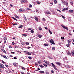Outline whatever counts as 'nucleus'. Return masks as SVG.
Instances as JSON below:
<instances>
[{
    "label": "nucleus",
    "instance_id": "44",
    "mask_svg": "<svg viewBox=\"0 0 74 74\" xmlns=\"http://www.w3.org/2000/svg\"><path fill=\"white\" fill-rule=\"evenodd\" d=\"M57 11H59V12H60V13L62 12H61L60 11V10L58 9H57Z\"/></svg>",
    "mask_w": 74,
    "mask_h": 74
},
{
    "label": "nucleus",
    "instance_id": "3",
    "mask_svg": "<svg viewBox=\"0 0 74 74\" xmlns=\"http://www.w3.org/2000/svg\"><path fill=\"white\" fill-rule=\"evenodd\" d=\"M61 26L65 29H66V30H68V28L67 27H65L63 25H62Z\"/></svg>",
    "mask_w": 74,
    "mask_h": 74
},
{
    "label": "nucleus",
    "instance_id": "35",
    "mask_svg": "<svg viewBox=\"0 0 74 74\" xmlns=\"http://www.w3.org/2000/svg\"><path fill=\"white\" fill-rule=\"evenodd\" d=\"M31 54L32 53H30L29 52H28L27 55H31Z\"/></svg>",
    "mask_w": 74,
    "mask_h": 74
},
{
    "label": "nucleus",
    "instance_id": "27",
    "mask_svg": "<svg viewBox=\"0 0 74 74\" xmlns=\"http://www.w3.org/2000/svg\"><path fill=\"white\" fill-rule=\"evenodd\" d=\"M41 61L40 60L38 62V63H39V64H41Z\"/></svg>",
    "mask_w": 74,
    "mask_h": 74
},
{
    "label": "nucleus",
    "instance_id": "40",
    "mask_svg": "<svg viewBox=\"0 0 74 74\" xmlns=\"http://www.w3.org/2000/svg\"><path fill=\"white\" fill-rule=\"evenodd\" d=\"M8 47L9 48H12V47H11V45H9Z\"/></svg>",
    "mask_w": 74,
    "mask_h": 74
},
{
    "label": "nucleus",
    "instance_id": "59",
    "mask_svg": "<svg viewBox=\"0 0 74 74\" xmlns=\"http://www.w3.org/2000/svg\"><path fill=\"white\" fill-rule=\"evenodd\" d=\"M11 53H13V54H15V52H11Z\"/></svg>",
    "mask_w": 74,
    "mask_h": 74
},
{
    "label": "nucleus",
    "instance_id": "60",
    "mask_svg": "<svg viewBox=\"0 0 74 74\" xmlns=\"http://www.w3.org/2000/svg\"><path fill=\"white\" fill-rule=\"evenodd\" d=\"M42 20L43 21H45V19L44 18H42Z\"/></svg>",
    "mask_w": 74,
    "mask_h": 74
},
{
    "label": "nucleus",
    "instance_id": "8",
    "mask_svg": "<svg viewBox=\"0 0 74 74\" xmlns=\"http://www.w3.org/2000/svg\"><path fill=\"white\" fill-rule=\"evenodd\" d=\"M68 10V8H64L63 9V10H62V11H66V10Z\"/></svg>",
    "mask_w": 74,
    "mask_h": 74
},
{
    "label": "nucleus",
    "instance_id": "42",
    "mask_svg": "<svg viewBox=\"0 0 74 74\" xmlns=\"http://www.w3.org/2000/svg\"><path fill=\"white\" fill-rule=\"evenodd\" d=\"M21 67H22L21 68L22 69V70H25V68H24L22 66Z\"/></svg>",
    "mask_w": 74,
    "mask_h": 74
},
{
    "label": "nucleus",
    "instance_id": "61",
    "mask_svg": "<svg viewBox=\"0 0 74 74\" xmlns=\"http://www.w3.org/2000/svg\"><path fill=\"white\" fill-rule=\"evenodd\" d=\"M2 63H4V64L5 63V62H4L3 61H2Z\"/></svg>",
    "mask_w": 74,
    "mask_h": 74
},
{
    "label": "nucleus",
    "instance_id": "18",
    "mask_svg": "<svg viewBox=\"0 0 74 74\" xmlns=\"http://www.w3.org/2000/svg\"><path fill=\"white\" fill-rule=\"evenodd\" d=\"M12 24L14 26H15V25H18V23H15L14 24L12 23Z\"/></svg>",
    "mask_w": 74,
    "mask_h": 74
},
{
    "label": "nucleus",
    "instance_id": "11",
    "mask_svg": "<svg viewBox=\"0 0 74 74\" xmlns=\"http://www.w3.org/2000/svg\"><path fill=\"white\" fill-rule=\"evenodd\" d=\"M44 62L46 63V64H49V62H48V61H45V60H44Z\"/></svg>",
    "mask_w": 74,
    "mask_h": 74
},
{
    "label": "nucleus",
    "instance_id": "62",
    "mask_svg": "<svg viewBox=\"0 0 74 74\" xmlns=\"http://www.w3.org/2000/svg\"><path fill=\"white\" fill-rule=\"evenodd\" d=\"M45 29H46V30H48V28H47V27H45Z\"/></svg>",
    "mask_w": 74,
    "mask_h": 74
},
{
    "label": "nucleus",
    "instance_id": "12",
    "mask_svg": "<svg viewBox=\"0 0 74 74\" xmlns=\"http://www.w3.org/2000/svg\"><path fill=\"white\" fill-rule=\"evenodd\" d=\"M11 18H12V19H14V20H15V21H18V20H17V19H16V18L12 16L11 17Z\"/></svg>",
    "mask_w": 74,
    "mask_h": 74
},
{
    "label": "nucleus",
    "instance_id": "7",
    "mask_svg": "<svg viewBox=\"0 0 74 74\" xmlns=\"http://www.w3.org/2000/svg\"><path fill=\"white\" fill-rule=\"evenodd\" d=\"M64 3L65 4V5H66V6H69V4H68V3H67V2L64 1Z\"/></svg>",
    "mask_w": 74,
    "mask_h": 74
},
{
    "label": "nucleus",
    "instance_id": "50",
    "mask_svg": "<svg viewBox=\"0 0 74 74\" xmlns=\"http://www.w3.org/2000/svg\"><path fill=\"white\" fill-rule=\"evenodd\" d=\"M51 72L52 73H54V71H53V70H51Z\"/></svg>",
    "mask_w": 74,
    "mask_h": 74
},
{
    "label": "nucleus",
    "instance_id": "39",
    "mask_svg": "<svg viewBox=\"0 0 74 74\" xmlns=\"http://www.w3.org/2000/svg\"><path fill=\"white\" fill-rule=\"evenodd\" d=\"M65 67H66V68H69V66H65Z\"/></svg>",
    "mask_w": 74,
    "mask_h": 74
},
{
    "label": "nucleus",
    "instance_id": "15",
    "mask_svg": "<svg viewBox=\"0 0 74 74\" xmlns=\"http://www.w3.org/2000/svg\"><path fill=\"white\" fill-rule=\"evenodd\" d=\"M71 53L72 55H74V51L73 50L71 52Z\"/></svg>",
    "mask_w": 74,
    "mask_h": 74
},
{
    "label": "nucleus",
    "instance_id": "36",
    "mask_svg": "<svg viewBox=\"0 0 74 74\" xmlns=\"http://www.w3.org/2000/svg\"><path fill=\"white\" fill-rule=\"evenodd\" d=\"M58 1H56V0H55L54 1V3H55V4H56V3H57Z\"/></svg>",
    "mask_w": 74,
    "mask_h": 74
},
{
    "label": "nucleus",
    "instance_id": "57",
    "mask_svg": "<svg viewBox=\"0 0 74 74\" xmlns=\"http://www.w3.org/2000/svg\"><path fill=\"white\" fill-rule=\"evenodd\" d=\"M5 66L6 67H8V65L5 64Z\"/></svg>",
    "mask_w": 74,
    "mask_h": 74
},
{
    "label": "nucleus",
    "instance_id": "29",
    "mask_svg": "<svg viewBox=\"0 0 74 74\" xmlns=\"http://www.w3.org/2000/svg\"><path fill=\"white\" fill-rule=\"evenodd\" d=\"M44 45L45 46V47H47V46H48V44H44Z\"/></svg>",
    "mask_w": 74,
    "mask_h": 74
},
{
    "label": "nucleus",
    "instance_id": "30",
    "mask_svg": "<svg viewBox=\"0 0 74 74\" xmlns=\"http://www.w3.org/2000/svg\"><path fill=\"white\" fill-rule=\"evenodd\" d=\"M13 64V65H14L15 66H18V65H17L16 64V63H14Z\"/></svg>",
    "mask_w": 74,
    "mask_h": 74
},
{
    "label": "nucleus",
    "instance_id": "24",
    "mask_svg": "<svg viewBox=\"0 0 74 74\" xmlns=\"http://www.w3.org/2000/svg\"><path fill=\"white\" fill-rule=\"evenodd\" d=\"M68 42H69V43L70 44H71V42L70 40H68L67 41Z\"/></svg>",
    "mask_w": 74,
    "mask_h": 74
},
{
    "label": "nucleus",
    "instance_id": "63",
    "mask_svg": "<svg viewBox=\"0 0 74 74\" xmlns=\"http://www.w3.org/2000/svg\"><path fill=\"white\" fill-rule=\"evenodd\" d=\"M27 10H29V11H30V10H31V9H30L29 8H27Z\"/></svg>",
    "mask_w": 74,
    "mask_h": 74
},
{
    "label": "nucleus",
    "instance_id": "4",
    "mask_svg": "<svg viewBox=\"0 0 74 74\" xmlns=\"http://www.w3.org/2000/svg\"><path fill=\"white\" fill-rule=\"evenodd\" d=\"M0 67L1 69H3L4 68V65L1 63H0Z\"/></svg>",
    "mask_w": 74,
    "mask_h": 74
},
{
    "label": "nucleus",
    "instance_id": "31",
    "mask_svg": "<svg viewBox=\"0 0 74 74\" xmlns=\"http://www.w3.org/2000/svg\"><path fill=\"white\" fill-rule=\"evenodd\" d=\"M31 32L32 33H34V31H33V30L31 29Z\"/></svg>",
    "mask_w": 74,
    "mask_h": 74
},
{
    "label": "nucleus",
    "instance_id": "32",
    "mask_svg": "<svg viewBox=\"0 0 74 74\" xmlns=\"http://www.w3.org/2000/svg\"><path fill=\"white\" fill-rule=\"evenodd\" d=\"M61 38L62 40H64V38L63 37H61Z\"/></svg>",
    "mask_w": 74,
    "mask_h": 74
},
{
    "label": "nucleus",
    "instance_id": "2",
    "mask_svg": "<svg viewBox=\"0 0 74 74\" xmlns=\"http://www.w3.org/2000/svg\"><path fill=\"white\" fill-rule=\"evenodd\" d=\"M50 41L51 44H52L53 45H55V43H54V41H53V40L51 39L50 40Z\"/></svg>",
    "mask_w": 74,
    "mask_h": 74
},
{
    "label": "nucleus",
    "instance_id": "54",
    "mask_svg": "<svg viewBox=\"0 0 74 74\" xmlns=\"http://www.w3.org/2000/svg\"><path fill=\"white\" fill-rule=\"evenodd\" d=\"M53 50L54 51V50H55V47H53Z\"/></svg>",
    "mask_w": 74,
    "mask_h": 74
},
{
    "label": "nucleus",
    "instance_id": "37",
    "mask_svg": "<svg viewBox=\"0 0 74 74\" xmlns=\"http://www.w3.org/2000/svg\"><path fill=\"white\" fill-rule=\"evenodd\" d=\"M3 58H5V59H8L7 58V57L6 56H4Z\"/></svg>",
    "mask_w": 74,
    "mask_h": 74
},
{
    "label": "nucleus",
    "instance_id": "16",
    "mask_svg": "<svg viewBox=\"0 0 74 74\" xmlns=\"http://www.w3.org/2000/svg\"><path fill=\"white\" fill-rule=\"evenodd\" d=\"M73 10H70L69 11V12H70V13H72V12H73Z\"/></svg>",
    "mask_w": 74,
    "mask_h": 74
},
{
    "label": "nucleus",
    "instance_id": "26",
    "mask_svg": "<svg viewBox=\"0 0 74 74\" xmlns=\"http://www.w3.org/2000/svg\"><path fill=\"white\" fill-rule=\"evenodd\" d=\"M42 35H38V37H39V38H41V37H42Z\"/></svg>",
    "mask_w": 74,
    "mask_h": 74
},
{
    "label": "nucleus",
    "instance_id": "64",
    "mask_svg": "<svg viewBox=\"0 0 74 74\" xmlns=\"http://www.w3.org/2000/svg\"><path fill=\"white\" fill-rule=\"evenodd\" d=\"M12 45H14V44H15V43H14V42H12Z\"/></svg>",
    "mask_w": 74,
    "mask_h": 74
},
{
    "label": "nucleus",
    "instance_id": "22",
    "mask_svg": "<svg viewBox=\"0 0 74 74\" xmlns=\"http://www.w3.org/2000/svg\"><path fill=\"white\" fill-rule=\"evenodd\" d=\"M37 4H38V5H40V2L39 1H38L37 2Z\"/></svg>",
    "mask_w": 74,
    "mask_h": 74
},
{
    "label": "nucleus",
    "instance_id": "49",
    "mask_svg": "<svg viewBox=\"0 0 74 74\" xmlns=\"http://www.w3.org/2000/svg\"><path fill=\"white\" fill-rule=\"evenodd\" d=\"M3 72V70L0 69V73H2Z\"/></svg>",
    "mask_w": 74,
    "mask_h": 74
},
{
    "label": "nucleus",
    "instance_id": "56",
    "mask_svg": "<svg viewBox=\"0 0 74 74\" xmlns=\"http://www.w3.org/2000/svg\"><path fill=\"white\" fill-rule=\"evenodd\" d=\"M14 47H15V48H18V46H17L16 45H14Z\"/></svg>",
    "mask_w": 74,
    "mask_h": 74
},
{
    "label": "nucleus",
    "instance_id": "21",
    "mask_svg": "<svg viewBox=\"0 0 74 74\" xmlns=\"http://www.w3.org/2000/svg\"><path fill=\"white\" fill-rule=\"evenodd\" d=\"M2 51L3 52V53H6V51H5V50L3 49H2Z\"/></svg>",
    "mask_w": 74,
    "mask_h": 74
},
{
    "label": "nucleus",
    "instance_id": "19",
    "mask_svg": "<svg viewBox=\"0 0 74 74\" xmlns=\"http://www.w3.org/2000/svg\"><path fill=\"white\" fill-rule=\"evenodd\" d=\"M24 52H25V53L27 55L28 54V52L27 51H24Z\"/></svg>",
    "mask_w": 74,
    "mask_h": 74
},
{
    "label": "nucleus",
    "instance_id": "46",
    "mask_svg": "<svg viewBox=\"0 0 74 74\" xmlns=\"http://www.w3.org/2000/svg\"><path fill=\"white\" fill-rule=\"evenodd\" d=\"M22 36H24V37H26V35H25V34H22Z\"/></svg>",
    "mask_w": 74,
    "mask_h": 74
},
{
    "label": "nucleus",
    "instance_id": "20",
    "mask_svg": "<svg viewBox=\"0 0 74 74\" xmlns=\"http://www.w3.org/2000/svg\"><path fill=\"white\" fill-rule=\"evenodd\" d=\"M15 16L16 17V18H18V19H19V17L18 16H17V15H16Z\"/></svg>",
    "mask_w": 74,
    "mask_h": 74
},
{
    "label": "nucleus",
    "instance_id": "13",
    "mask_svg": "<svg viewBox=\"0 0 74 74\" xmlns=\"http://www.w3.org/2000/svg\"><path fill=\"white\" fill-rule=\"evenodd\" d=\"M23 27V25H21L19 26V27H18V28L21 29V28Z\"/></svg>",
    "mask_w": 74,
    "mask_h": 74
},
{
    "label": "nucleus",
    "instance_id": "10",
    "mask_svg": "<svg viewBox=\"0 0 74 74\" xmlns=\"http://www.w3.org/2000/svg\"><path fill=\"white\" fill-rule=\"evenodd\" d=\"M19 11L21 12H23V9H20Z\"/></svg>",
    "mask_w": 74,
    "mask_h": 74
},
{
    "label": "nucleus",
    "instance_id": "5",
    "mask_svg": "<svg viewBox=\"0 0 74 74\" xmlns=\"http://www.w3.org/2000/svg\"><path fill=\"white\" fill-rule=\"evenodd\" d=\"M56 64H57L58 65V66H60V65H61V63L59 62H56Z\"/></svg>",
    "mask_w": 74,
    "mask_h": 74
},
{
    "label": "nucleus",
    "instance_id": "14",
    "mask_svg": "<svg viewBox=\"0 0 74 74\" xmlns=\"http://www.w3.org/2000/svg\"><path fill=\"white\" fill-rule=\"evenodd\" d=\"M45 73L46 74H49V72L47 70H46Z\"/></svg>",
    "mask_w": 74,
    "mask_h": 74
},
{
    "label": "nucleus",
    "instance_id": "45",
    "mask_svg": "<svg viewBox=\"0 0 74 74\" xmlns=\"http://www.w3.org/2000/svg\"><path fill=\"white\" fill-rule=\"evenodd\" d=\"M28 58L29 59H32V57L29 56L28 57Z\"/></svg>",
    "mask_w": 74,
    "mask_h": 74
},
{
    "label": "nucleus",
    "instance_id": "34",
    "mask_svg": "<svg viewBox=\"0 0 74 74\" xmlns=\"http://www.w3.org/2000/svg\"><path fill=\"white\" fill-rule=\"evenodd\" d=\"M44 66H45V67H47V64H43Z\"/></svg>",
    "mask_w": 74,
    "mask_h": 74
},
{
    "label": "nucleus",
    "instance_id": "41",
    "mask_svg": "<svg viewBox=\"0 0 74 74\" xmlns=\"http://www.w3.org/2000/svg\"><path fill=\"white\" fill-rule=\"evenodd\" d=\"M38 69L35 70V71H38L40 70V69L39 68H38Z\"/></svg>",
    "mask_w": 74,
    "mask_h": 74
},
{
    "label": "nucleus",
    "instance_id": "9",
    "mask_svg": "<svg viewBox=\"0 0 74 74\" xmlns=\"http://www.w3.org/2000/svg\"><path fill=\"white\" fill-rule=\"evenodd\" d=\"M39 73H42V74H44L45 72L43 71H41L39 72Z\"/></svg>",
    "mask_w": 74,
    "mask_h": 74
},
{
    "label": "nucleus",
    "instance_id": "51",
    "mask_svg": "<svg viewBox=\"0 0 74 74\" xmlns=\"http://www.w3.org/2000/svg\"><path fill=\"white\" fill-rule=\"evenodd\" d=\"M24 19L26 21L27 20V18H26V17H24Z\"/></svg>",
    "mask_w": 74,
    "mask_h": 74
},
{
    "label": "nucleus",
    "instance_id": "55",
    "mask_svg": "<svg viewBox=\"0 0 74 74\" xmlns=\"http://www.w3.org/2000/svg\"><path fill=\"white\" fill-rule=\"evenodd\" d=\"M39 30H42V28H41V27H39Z\"/></svg>",
    "mask_w": 74,
    "mask_h": 74
},
{
    "label": "nucleus",
    "instance_id": "53",
    "mask_svg": "<svg viewBox=\"0 0 74 74\" xmlns=\"http://www.w3.org/2000/svg\"><path fill=\"white\" fill-rule=\"evenodd\" d=\"M10 6L11 7H12V8L13 6H12V4H10Z\"/></svg>",
    "mask_w": 74,
    "mask_h": 74
},
{
    "label": "nucleus",
    "instance_id": "47",
    "mask_svg": "<svg viewBox=\"0 0 74 74\" xmlns=\"http://www.w3.org/2000/svg\"><path fill=\"white\" fill-rule=\"evenodd\" d=\"M62 3L63 4H64V5H65V3H64V2L63 1H62Z\"/></svg>",
    "mask_w": 74,
    "mask_h": 74
},
{
    "label": "nucleus",
    "instance_id": "6",
    "mask_svg": "<svg viewBox=\"0 0 74 74\" xmlns=\"http://www.w3.org/2000/svg\"><path fill=\"white\" fill-rule=\"evenodd\" d=\"M35 21H36L37 22H38V17H35Z\"/></svg>",
    "mask_w": 74,
    "mask_h": 74
},
{
    "label": "nucleus",
    "instance_id": "17",
    "mask_svg": "<svg viewBox=\"0 0 74 74\" xmlns=\"http://www.w3.org/2000/svg\"><path fill=\"white\" fill-rule=\"evenodd\" d=\"M67 55H70V56L71 55V53H70L69 51H68V52Z\"/></svg>",
    "mask_w": 74,
    "mask_h": 74
},
{
    "label": "nucleus",
    "instance_id": "38",
    "mask_svg": "<svg viewBox=\"0 0 74 74\" xmlns=\"http://www.w3.org/2000/svg\"><path fill=\"white\" fill-rule=\"evenodd\" d=\"M61 16L64 19H65V18L64 16L61 15Z\"/></svg>",
    "mask_w": 74,
    "mask_h": 74
},
{
    "label": "nucleus",
    "instance_id": "48",
    "mask_svg": "<svg viewBox=\"0 0 74 74\" xmlns=\"http://www.w3.org/2000/svg\"><path fill=\"white\" fill-rule=\"evenodd\" d=\"M32 7V5L30 4L29 5V7Z\"/></svg>",
    "mask_w": 74,
    "mask_h": 74
},
{
    "label": "nucleus",
    "instance_id": "33",
    "mask_svg": "<svg viewBox=\"0 0 74 74\" xmlns=\"http://www.w3.org/2000/svg\"><path fill=\"white\" fill-rule=\"evenodd\" d=\"M25 44L26 45H28L29 44V43L28 42H26Z\"/></svg>",
    "mask_w": 74,
    "mask_h": 74
},
{
    "label": "nucleus",
    "instance_id": "58",
    "mask_svg": "<svg viewBox=\"0 0 74 74\" xmlns=\"http://www.w3.org/2000/svg\"><path fill=\"white\" fill-rule=\"evenodd\" d=\"M1 56L2 57H3V58H4V55H1Z\"/></svg>",
    "mask_w": 74,
    "mask_h": 74
},
{
    "label": "nucleus",
    "instance_id": "52",
    "mask_svg": "<svg viewBox=\"0 0 74 74\" xmlns=\"http://www.w3.org/2000/svg\"><path fill=\"white\" fill-rule=\"evenodd\" d=\"M66 47H69V44H68L66 45Z\"/></svg>",
    "mask_w": 74,
    "mask_h": 74
},
{
    "label": "nucleus",
    "instance_id": "28",
    "mask_svg": "<svg viewBox=\"0 0 74 74\" xmlns=\"http://www.w3.org/2000/svg\"><path fill=\"white\" fill-rule=\"evenodd\" d=\"M47 14H50V12H49V11H47L46 12Z\"/></svg>",
    "mask_w": 74,
    "mask_h": 74
},
{
    "label": "nucleus",
    "instance_id": "1",
    "mask_svg": "<svg viewBox=\"0 0 74 74\" xmlns=\"http://www.w3.org/2000/svg\"><path fill=\"white\" fill-rule=\"evenodd\" d=\"M51 64L52 66L53 67L55 70H58V69L56 68V66H55V65H54V64H53V63H51Z\"/></svg>",
    "mask_w": 74,
    "mask_h": 74
},
{
    "label": "nucleus",
    "instance_id": "23",
    "mask_svg": "<svg viewBox=\"0 0 74 74\" xmlns=\"http://www.w3.org/2000/svg\"><path fill=\"white\" fill-rule=\"evenodd\" d=\"M48 30L50 33V34H52V32L51 31L50 29H48Z\"/></svg>",
    "mask_w": 74,
    "mask_h": 74
},
{
    "label": "nucleus",
    "instance_id": "43",
    "mask_svg": "<svg viewBox=\"0 0 74 74\" xmlns=\"http://www.w3.org/2000/svg\"><path fill=\"white\" fill-rule=\"evenodd\" d=\"M4 40H7V37H4Z\"/></svg>",
    "mask_w": 74,
    "mask_h": 74
},
{
    "label": "nucleus",
    "instance_id": "25",
    "mask_svg": "<svg viewBox=\"0 0 74 74\" xmlns=\"http://www.w3.org/2000/svg\"><path fill=\"white\" fill-rule=\"evenodd\" d=\"M70 3H71V5H73V1L70 2Z\"/></svg>",
    "mask_w": 74,
    "mask_h": 74
}]
</instances>
